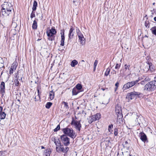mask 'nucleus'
Wrapping results in <instances>:
<instances>
[{"label": "nucleus", "mask_w": 156, "mask_h": 156, "mask_svg": "<svg viewBox=\"0 0 156 156\" xmlns=\"http://www.w3.org/2000/svg\"><path fill=\"white\" fill-rule=\"evenodd\" d=\"M2 9L0 12L1 16L7 17L12 13L13 10L12 5L9 2H5L1 5Z\"/></svg>", "instance_id": "obj_1"}, {"label": "nucleus", "mask_w": 156, "mask_h": 156, "mask_svg": "<svg viewBox=\"0 0 156 156\" xmlns=\"http://www.w3.org/2000/svg\"><path fill=\"white\" fill-rule=\"evenodd\" d=\"M64 133L63 135H66L74 139L76 136V135L72 129L66 127L62 129Z\"/></svg>", "instance_id": "obj_2"}, {"label": "nucleus", "mask_w": 156, "mask_h": 156, "mask_svg": "<svg viewBox=\"0 0 156 156\" xmlns=\"http://www.w3.org/2000/svg\"><path fill=\"white\" fill-rule=\"evenodd\" d=\"M143 94L139 92L133 91L128 93L126 96V98L129 100H132L136 97L139 98H143L144 97Z\"/></svg>", "instance_id": "obj_3"}, {"label": "nucleus", "mask_w": 156, "mask_h": 156, "mask_svg": "<svg viewBox=\"0 0 156 156\" xmlns=\"http://www.w3.org/2000/svg\"><path fill=\"white\" fill-rule=\"evenodd\" d=\"M156 86L154 81H151L145 85L144 90L147 91L152 92L155 90Z\"/></svg>", "instance_id": "obj_4"}, {"label": "nucleus", "mask_w": 156, "mask_h": 156, "mask_svg": "<svg viewBox=\"0 0 156 156\" xmlns=\"http://www.w3.org/2000/svg\"><path fill=\"white\" fill-rule=\"evenodd\" d=\"M139 80H137L135 81H133L131 82H129L125 84L123 87L122 89L123 91L126 90L129 88L133 86L134 85L136 84L139 82Z\"/></svg>", "instance_id": "obj_5"}, {"label": "nucleus", "mask_w": 156, "mask_h": 156, "mask_svg": "<svg viewBox=\"0 0 156 156\" xmlns=\"http://www.w3.org/2000/svg\"><path fill=\"white\" fill-rule=\"evenodd\" d=\"M71 124L74 126L76 129L79 131H80L81 128L82 127V125L80 123V120L79 121L76 120L74 119L73 118Z\"/></svg>", "instance_id": "obj_6"}, {"label": "nucleus", "mask_w": 156, "mask_h": 156, "mask_svg": "<svg viewBox=\"0 0 156 156\" xmlns=\"http://www.w3.org/2000/svg\"><path fill=\"white\" fill-rule=\"evenodd\" d=\"M60 137L61 141L65 146H67L69 144L70 139L66 135H61Z\"/></svg>", "instance_id": "obj_7"}, {"label": "nucleus", "mask_w": 156, "mask_h": 156, "mask_svg": "<svg viewBox=\"0 0 156 156\" xmlns=\"http://www.w3.org/2000/svg\"><path fill=\"white\" fill-rule=\"evenodd\" d=\"M115 112L118 118L119 119L123 117L122 114L121 109V107L119 104H117L115 107Z\"/></svg>", "instance_id": "obj_8"}, {"label": "nucleus", "mask_w": 156, "mask_h": 156, "mask_svg": "<svg viewBox=\"0 0 156 156\" xmlns=\"http://www.w3.org/2000/svg\"><path fill=\"white\" fill-rule=\"evenodd\" d=\"M57 33L55 27H52L51 29L47 30L46 34L48 37H52L55 35Z\"/></svg>", "instance_id": "obj_9"}, {"label": "nucleus", "mask_w": 156, "mask_h": 156, "mask_svg": "<svg viewBox=\"0 0 156 156\" xmlns=\"http://www.w3.org/2000/svg\"><path fill=\"white\" fill-rule=\"evenodd\" d=\"M0 91L2 97L3 96L5 92V83L2 81L1 82L0 86Z\"/></svg>", "instance_id": "obj_10"}, {"label": "nucleus", "mask_w": 156, "mask_h": 156, "mask_svg": "<svg viewBox=\"0 0 156 156\" xmlns=\"http://www.w3.org/2000/svg\"><path fill=\"white\" fill-rule=\"evenodd\" d=\"M74 30V29L73 27L71 26L68 34V40H70L73 38L74 34V32L73 31Z\"/></svg>", "instance_id": "obj_11"}, {"label": "nucleus", "mask_w": 156, "mask_h": 156, "mask_svg": "<svg viewBox=\"0 0 156 156\" xmlns=\"http://www.w3.org/2000/svg\"><path fill=\"white\" fill-rule=\"evenodd\" d=\"M61 35V41L60 45L61 46H63L64 45V41H65V30L64 29L62 30L60 33Z\"/></svg>", "instance_id": "obj_12"}, {"label": "nucleus", "mask_w": 156, "mask_h": 156, "mask_svg": "<svg viewBox=\"0 0 156 156\" xmlns=\"http://www.w3.org/2000/svg\"><path fill=\"white\" fill-rule=\"evenodd\" d=\"M146 63L149 66V68L147 67V70H146L147 71H148L150 70L151 72H153L155 70L154 66L152 65V63L148 61L146 62Z\"/></svg>", "instance_id": "obj_13"}, {"label": "nucleus", "mask_w": 156, "mask_h": 156, "mask_svg": "<svg viewBox=\"0 0 156 156\" xmlns=\"http://www.w3.org/2000/svg\"><path fill=\"white\" fill-rule=\"evenodd\" d=\"M140 139L141 140L145 142L147 140V136L143 132H141L140 133Z\"/></svg>", "instance_id": "obj_14"}, {"label": "nucleus", "mask_w": 156, "mask_h": 156, "mask_svg": "<svg viewBox=\"0 0 156 156\" xmlns=\"http://www.w3.org/2000/svg\"><path fill=\"white\" fill-rule=\"evenodd\" d=\"M92 116L93 118H94V119L95 121L96 120H99L101 118V115L100 113H98L95 115H92Z\"/></svg>", "instance_id": "obj_15"}, {"label": "nucleus", "mask_w": 156, "mask_h": 156, "mask_svg": "<svg viewBox=\"0 0 156 156\" xmlns=\"http://www.w3.org/2000/svg\"><path fill=\"white\" fill-rule=\"evenodd\" d=\"M80 44L82 45H84L85 43V39L84 37L83 36H82L78 37Z\"/></svg>", "instance_id": "obj_16"}, {"label": "nucleus", "mask_w": 156, "mask_h": 156, "mask_svg": "<svg viewBox=\"0 0 156 156\" xmlns=\"http://www.w3.org/2000/svg\"><path fill=\"white\" fill-rule=\"evenodd\" d=\"M102 141L105 144V145L107 146H108L109 144L110 143V140L109 138L108 137L106 138L105 139H102Z\"/></svg>", "instance_id": "obj_17"}, {"label": "nucleus", "mask_w": 156, "mask_h": 156, "mask_svg": "<svg viewBox=\"0 0 156 156\" xmlns=\"http://www.w3.org/2000/svg\"><path fill=\"white\" fill-rule=\"evenodd\" d=\"M82 90H79L75 87H74L72 90V93L73 95H76L78 93L81 91Z\"/></svg>", "instance_id": "obj_18"}, {"label": "nucleus", "mask_w": 156, "mask_h": 156, "mask_svg": "<svg viewBox=\"0 0 156 156\" xmlns=\"http://www.w3.org/2000/svg\"><path fill=\"white\" fill-rule=\"evenodd\" d=\"M51 153V151L50 149H47L45 150L44 152V154L45 156H50Z\"/></svg>", "instance_id": "obj_19"}, {"label": "nucleus", "mask_w": 156, "mask_h": 156, "mask_svg": "<svg viewBox=\"0 0 156 156\" xmlns=\"http://www.w3.org/2000/svg\"><path fill=\"white\" fill-rule=\"evenodd\" d=\"M37 22L36 20H34L33 21V23L32 25V28L33 29L35 30L37 29Z\"/></svg>", "instance_id": "obj_20"}, {"label": "nucleus", "mask_w": 156, "mask_h": 156, "mask_svg": "<svg viewBox=\"0 0 156 156\" xmlns=\"http://www.w3.org/2000/svg\"><path fill=\"white\" fill-rule=\"evenodd\" d=\"M17 65L18 63L16 62V61H14L13 63L12 64V65L10 67L16 70Z\"/></svg>", "instance_id": "obj_21"}, {"label": "nucleus", "mask_w": 156, "mask_h": 156, "mask_svg": "<svg viewBox=\"0 0 156 156\" xmlns=\"http://www.w3.org/2000/svg\"><path fill=\"white\" fill-rule=\"evenodd\" d=\"M37 2L35 1L34 0L33 4V6L32 8V10L33 11H35L37 9Z\"/></svg>", "instance_id": "obj_22"}, {"label": "nucleus", "mask_w": 156, "mask_h": 156, "mask_svg": "<svg viewBox=\"0 0 156 156\" xmlns=\"http://www.w3.org/2000/svg\"><path fill=\"white\" fill-rule=\"evenodd\" d=\"M6 114L5 112H0V119H5Z\"/></svg>", "instance_id": "obj_23"}, {"label": "nucleus", "mask_w": 156, "mask_h": 156, "mask_svg": "<svg viewBox=\"0 0 156 156\" xmlns=\"http://www.w3.org/2000/svg\"><path fill=\"white\" fill-rule=\"evenodd\" d=\"M78 62L76 60H73L71 63V66L72 67H74L78 64Z\"/></svg>", "instance_id": "obj_24"}, {"label": "nucleus", "mask_w": 156, "mask_h": 156, "mask_svg": "<svg viewBox=\"0 0 156 156\" xmlns=\"http://www.w3.org/2000/svg\"><path fill=\"white\" fill-rule=\"evenodd\" d=\"M74 87L79 90H81V89L82 88V86L80 84L78 83Z\"/></svg>", "instance_id": "obj_25"}, {"label": "nucleus", "mask_w": 156, "mask_h": 156, "mask_svg": "<svg viewBox=\"0 0 156 156\" xmlns=\"http://www.w3.org/2000/svg\"><path fill=\"white\" fill-rule=\"evenodd\" d=\"M152 33L154 35L156 36V26H154L151 29Z\"/></svg>", "instance_id": "obj_26"}, {"label": "nucleus", "mask_w": 156, "mask_h": 156, "mask_svg": "<svg viewBox=\"0 0 156 156\" xmlns=\"http://www.w3.org/2000/svg\"><path fill=\"white\" fill-rule=\"evenodd\" d=\"M50 99L51 100H52L54 98V92L52 90L49 93Z\"/></svg>", "instance_id": "obj_27"}, {"label": "nucleus", "mask_w": 156, "mask_h": 156, "mask_svg": "<svg viewBox=\"0 0 156 156\" xmlns=\"http://www.w3.org/2000/svg\"><path fill=\"white\" fill-rule=\"evenodd\" d=\"M52 103L51 102H48L45 105V107L47 109H49L52 105Z\"/></svg>", "instance_id": "obj_28"}, {"label": "nucleus", "mask_w": 156, "mask_h": 156, "mask_svg": "<svg viewBox=\"0 0 156 156\" xmlns=\"http://www.w3.org/2000/svg\"><path fill=\"white\" fill-rule=\"evenodd\" d=\"M62 103L64 105V107L66 109H68L69 108V107L68 105V103L67 102L65 101H63Z\"/></svg>", "instance_id": "obj_29"}, {"label": "nucleus", "mask_w": 156, "mask_h": 156, "mask_svg": "<svg viewBox=\"0 0 156 156\" xmlns=\"http://www.w3.org/2000/svg\"><path fill=\"white\" fill-rule=\"evenodd\" d=\"M123 147L124 148H127L129 146V145L128 142L127 141H126L123 144Z\"/></svg>", "instance_id": "obj_30"}, {"label": "nucleus", "mask_w": 156, "mask_h": 156, "mask_svg": "<svg viewBox=\"0 0 156 156\" xmlns=\"http://www.w3.org/2000/svg\"><path fill=\"white\" fill-rule=\"evenodd\" d=\"M64 149L63 147V145H61V146L58 150V152H59L60 151H62L64 153Z\"/></svg>", "instance_id": "obj_31"}, {"label": "nucleus", "mask_w": 156, "mask_h": 156, "mask_svg": "<svg viewBox=\"0 0 156 156\" xmlns=\"http://www.w3.org/2000/svg\"><path fill=\"white\" fill-rule=\"evenodd\" d=\"M118 129L117 128H115L114 129V134L115 136H118Z\"/></svg>", "instance_id": "obj_32"}, {"label": "nucleus", "mask_w": 156, "mask_h": 156, "mask_svg": "<svg viewBox=\"0 0 156 156\" xmlns=\"http://www.w3.org/2000/svg\"><path fill=\"white\" fill-rule=\"evenodd\" d=\"M110 69L109 68L106 69V70L105 72V75L106 76H108L110 73Z\"/></svg>", "instance_id": "obj_33"}, {"label": "nucleus", "mask_w": 156, "mask_h": 156, "mask_svg": "<svg viewBox=\"0 0 156 156\" xmlns=\"http://www.w3.org/2000/svg\"><path fill=\"white\" fill-rule=\"evenodd\" d=\"M61 141H59V142L58 143V144H57V145H56V150L57 151H58V148L59 147H60L61 146Z\"/></svg>", "instance_id": "obj_34"}, {"label": "nucleus", "mask_w": 156, "mask_h": 156, "mask_svg": "<svg viewBox=\"0 0 156 156\" xmlns=\"http://www.w3.org/2000/svg\"><path fill=\"white\" fill-rule=\"evenodd\" d=\"M61 141H59V142L58 143V144H57V145H56V150L57 151H58V148L59 147H60L61 146Z\"/></svg>", "instance_id": "obj_35"}, {"label": "nucleus", "mask_w": 156, "mask_h": 156, "mask_svg": "<svg viewBox=\"0 0 156 156\" xmlns=\"http://www.w3.org/2000/svg\"><path fill=\"white\" fill-rule=\"evenodd\" d=\"M55 35L52 37H48V39L50 41H53L55 40Z\"/></svg>", "instance_id": "obj_36"}, {"label": "nucleus", "mask_w": 156, "mask_h": 156, "mask_svg": "<svg viewBox=\"0 0 156 156\" xmlns=\"http://www.w3.org/2000/svg\"><path fill=\"white\" fill-rule=\"evenodd\" d=\"M90 119H89L88 120V122L90 124H91V123L93 121H95L94 120V118H93V117L92 116L91 117H90Z\"/></svg>", "instance_id": "obj_37"}, {"label": "nucleus", "mask_w": 156, "mask_h": 156, "mask_svg": "<svg viewBox=\"0 0 156 156\" xmlns=\"http://www.w3.org/2000/svg\"><path fill=\"white\" fill-rule=\"evenodd\" d=\"M60 125H58L54 129V132H57L60 129Z\"/></svg>", "instance_id": "obj_38"}, {"label": "nucleus", "mask_w": 156, "mask_h": 156, "mask_svg": "<svg viewBox=\"0 0 156 156\" xmlns=\"http://www.w3.org/2000/svg\"><path fill=\"white\" fill-rule=\"evenodd\" d=\"M18 80V79H16V80L15 81V85L16 86H19L20 84V83Z\"/></svg>", "instance_id": "obj_39"}, {"label": "nucleus", "mask_w": 156, "mask_h": 156, "mask_svg": "<svg viewBox=\"0 0 156 156\" xmlns=\"http://www.w3.org/2000/svg\"><path fill=\"white\" fill-rule=\"evenodd\" d=\"M113 128V125L111 124L109 125L108 128V131L109 132H111L112 131L111 130L112 128Z\"/></svg>", "instance_id": "obj_40"}, {"label": "nucleus", "mask_w": 156, "mask_h": 156, "mask_svg": "<svg viewBox=\"0 0 156 156\" xmlns=\"http://www.w3.org/2000/svg\"><path fill=\"white\" fill-rule=\"evenodd\" d=\"M122 118H121L119 119V118H118V117L117 116V122H119V123L120 124H122L123 122V121L122 120Z\"/></svg>", "instance_id": "obj_41"}, {"label": "nucleus", "mask_w": 156, "mask_h": 156, "mask_svg": "<svg viewBox=\"0 0 156 156\" xmlns=\"http://www.w3.org/2000/svg\"><path fill=\"white\" fill-rule=\"evenodd\" d=\"M16 69H14L12 68H10L9 69V73L11 75L13 74L14 71H15Z\"/></svg>", "instance_id": "obj_42"}, {"label": "nucleus", "mask_w": 156, "mask_h": 156, "mask_svg": "<svg viewBox=\"0 0 156 156\" xmlns=\"http://www.w3.org/2000/svg\"><path fill=\"white\" fill-rule=\"evenodd\" d=\"M5 151H0V156H5V153L6 152Z\"/></svg>", "instance_id": "obj_43"}, {"label": "nucleus", "mask_w": 156, "mask_h": 156, "mask_svg": "<svg viewBox=\"0 0 156 156\" xmlns=\"http://www.w3.org/2000/svg\"><path fill=\"white\" fill-rule=\"evenodd\" d=\"M34 11H33V10H32V12L30 14V18H33L35 17V12Z\"/></svg>", "instance_id": "obj_44"}, {"label": "nucleus", "mask_w": 156, "mask_h": 156, "mask_svg": "<svg viewBox=\"0 0 156 156\" xmlns=\"http://www.w3.org/2000/svg\"><path fill=\"white\" fill-rule=\"evenodd\" d=\"M85 61L83 60H82L81 61L79 62L78 64V65L79 66H83V62H84Z\"/></svg>", "instance_id": "obj_45"}, {"label": "nucleus", "mask_w": 156, "mask_h": 156, "mask_svg": "<svg viewBox=\"0 0 156 156\" xmlns=\"http://www.w3.org/2000/svg\"><path fill=\"white\" fill-rule=\"evenodd\" d=\"M124 67H125V69L126 70L128 69V70H130V66L129 65H127L126 64H125L124 65Z\"/></svg>", "instance_id": "obj_46"}, {"label": "nucleus", "mask_w": 156, "mask_h": 156, "mask_svg": "<svg viewBox=\"0 0 156 156\" xmlns=\"http://www.w3.org/2000/svg\"><path fill=\"white\" fill-rule=\"evenodd\" d=\"M149 24V22L148 20H146L145 22V26L146 27H147L148 25Z\"/></svg>", "instance_id": "obj_47"}, {"label": "nucleus", "mask_w": 156, "mask_h": 156, "mask_svg": "<svg viewBox=\"0 0 156 156\" xmlns=\"http://www.w3.org/2000/svg\"><path fill=\"white\" fill-rule=\"evenodd\" d=\"M120 67V64H116L115 67V69H119Z\"/></svg>", "instance_id": "obj_48"}, {"label": "nucleus", "mask_w": 156, "mask_h": 156, "mask_svg": "<svg viewBox=\"0 0 156 156\" xmlns=\"http://www.w3.org/2000/svg\"><path fill=\"white\" fill-rule=\"evenodd\" d=\"M18 74H19L18 71H17V73H15V78H16V79H18V78H19V76H18Z\"/></svg>", "instance_id": "obj_49"}, {"label": "nucleus", "mask_w": 156, "mask_h": 156, "mask_svg": "<svg viewBox=\"0 0 156 156\" xmlns=\"http://www.w3.org/2000/svg\"><path fill=\"white\" fill-rule=\"evenodd\" d=\"M69 148L68 147H66L65 149H64V153H67V151L69 150Z\"/></svg>", "instance_id": "obj_50"}, {"label": "nucleus", "mask_w": 156, "mask_h": 156, "mask_svg": "<svg viewBox=\"0 0 156 156\" xmlns=\"http://www.w3.org/2000/svg\"><path fill=\"white\" fill-rule=\"evenodd\" d=\"M98 63V61L97 60H95L94 61V66H95V67H96Z\"/></svg>", "instance_id": "obj_51"}, {"label": "nucleus", "mask_w": 156, "mask_h": 156, "mask_svg": "<svg viewBox=\"0 0 156 156\" xmlns=\"http://www.w3.org/2000/svg\"><path fill=\"white\" fill-rule=\"evenodd\" d=\"M77 36H78V37H80V36H83V34H82L81 32L78 33H77Z\"/></svg>", "instance_id": "obj_52"}, {"label": "nucleus", "mask_w": 156, "mask_h": 156, "mask_svg": "<svg viewBox=\"0 0 156 156\" xmlns=\"http://www.w3.org/2000/svg\"><path fill=\"white\" fill-rule=\"evenodd\" d=\"M37 93H38V95H37V97H38V98L39 99L40 98V94L41 93V92H40V90H38H38H37Z\"/></svg>", "instance_id": "obj_53"}, {"label": "nucleus", "mask_w": 156, "mask_h": 156, "mask_svg": "<svg viewBox=\"0 0 156 156\" xmlns=\"http://www.w3.org/2000/svg\"><path fill=\"white\" fill-rule=\"evenodd\" d=\"M51 140L53 141H55L56 140L55 137V136H53L51 138Z\"/></svg>", "instance_id": "obj_54"}, {"label": "nucleus", "mask_w": 156, "mask_h": 156, "mask_svg": "<svg viewBox=\"0 0 156 156\" xmlns=\"http://www.w3.org/2000/svg\"><path fill=\"white\" fill-rule=\"evenodd\" d=\"M140 83L142 85H144L145 83V82L143 80L140 83H138V84H139Z\"/></svg>", "instance_id": "obj_55"}, {"label": "nucleus", "mask_w": 156, "mask_h": 156, "mask_svg": "<svg viewBox=\"0 0 156 156\" xmlns=\"http://www.w3.org/2000/svg\"><path fill=\"white\" fill-rule=\"evenodd\" d=\"M58 140H55V141L54 142V143L55 144V145H57V144H58V143L59 142V141H60L59 140V139H58Z\"/></svg>", "instance_id": "obj_56"}, {"label": "nucleus", "mask_w": 156, "mask_h": 156, "mask_svg": "<svg viewBox=\"0 0 156 156\" xmlns=\"http://www.w3.org/2000/svg\"><path fill=\"white\" fill-rule=\"evenodd\" d=\"M76 31L77 34L81 32L79 29L77 27H76Z\"/></svg>", "instance_id": "obj_57"}, {"label": "nucleus", "mask_w": 156, "mask_h": 156, "mask_svg": "<svg viewBox=\"0 0 156 156\" xmlns=\"http://www.w3.org/2000/svg\"><path fill=\"white\" fill-rule=\"evenodd\" d=\"M34 99H35V101H37L39 99L38 98V97H37V96H35L34 98Z\"/></svg>", "instance_id": "obj_58"}, {"label": "nucleus", "mask_w": 156, "mask_h": 156, "mask_svg": "<svg viewBox=\"0 0 156 156\" xmlns=\"http://www.w3.org/2000/svg\"><path fill=\"white\" fill-rule=\"evenodd\" d=\"M41 86L40 85H38L37 87V90H38V89L39 90H40V89H41Z\"/></svg>", "instance_id": "obj_59"}, {"label": "nucleus", "mask_w": 156, "mask_h": 156, "mask_svg": "<svg viewBox=\"0 0 156 156\" xmlns=\"http://www.w3.org/2000/svg\"><path fill=\"white\" fill-rule=\"evenodd\" d=\"M17 19L15 17H13V18H12V21L13 22H15V21H17Z\"/></svg>", "instance_id": "obj_60"}, {"label": "nucleus", "mask_w": 156, "mask_h": 156, "mask_svg": "<svg viewBox=\"0 0 156 156\" xmlns=\"http://www.w3.org/2000/svg\"><path fill=\"white\" fill-rule=\"evenodd\" d=\"M101 89L103 91H104L106 90H108V88H104L102 87L101 88Z\"/></svg>", "instance_id": "obj_61"}, {"label": "nucleus", "mask_w": 156, "mask_h": 156, "mask_svg": "<svg viewBox=\"0 0 156 156\" xmlns=\"http://www.w3.org/2000/svg\"><path fill=\"white\" fill-rule=\"evenodd\" d=\"M119 85V83L118 82H117L115 84V86L116 87V88H117Z\"/></svg>", "instance_id": "obj_62"}, {"label": "nucleus", "mask_w": 156, "mask_h": 156, "mask_svg": "<svg viewBox=\"0 0 156 156\" xmlns=\"http://www.w3.org/2000/svg\"><path fill=\"white\" fill-rule=\"evenodd\" d=\"M3 108L2 106H0V112H3Z\"/></svg>", "instance_id": "obj_63"}, {"label": "nucleus", "mask_w": 156, "mask_h": 156, "mask_svg": "<svg viewBox=\"0 0 156 156\" xmlns=\"http://www.w3.org/2000/svg\"><path fill=\"white\" fill-rule=\"evenodd\" d=\"M153 81H154L155 84V83L156 82V76H155L154 78V80Z\"/></svg>", "instance_id": "obj_64"}]
</instances>
